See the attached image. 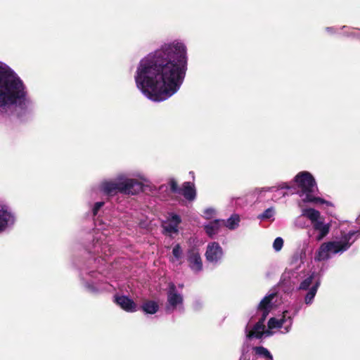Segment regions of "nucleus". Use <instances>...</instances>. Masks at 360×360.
I'll return each mask as SVG.
<instances>
[{
	"label": "nucleus",
	"mask_w": 360,
	"mask_h": 360,
	"mask_svg": "<svg viewBox=\"0 0 360 360\" xmlns=\"http://www.w3.org/2000/svg\"><path fill=\"white\" fill-rule=\"evenodd\" d=\"M188 65V49L180 39L163 44L143 58L134 74L137 89L148 99L164 101L180 89Z\"/></svg>",
	"instance_id": "nucleus-1"
},
{
	"label": "nucleus",
	"mask_w": 360,
	"mask_h": 360,
	"mask_svg": "<svg viewBox=\"0 0 360 360\" xmlns=\"http://www.w3.org/2000/svg\"><path fill=\"white\" fill-rule=\"evenodd\" d=\"M34 108V102L23 80L9 65L0 61V118L11 120Z\"/></svg>",
	"instance_id": "nucleus-2"
},
{
	"label": "nucleus",
	"mask_w": 360,
	"mask_h": 360,
	"mask_svg": "<svg viewBox=\"0 0 360 360\" xmlns=\"http://www.w3.org/2000/svg\"><path fill=\"white\" fill-rule=\"evenodd\" d=\"M278 295L276 292L267 294L259 302L257 307V314L261 316L259 321L252 329L246 327L245 332L248 338H261L272 335L274 329H281L282 333H288L292 324V316L287 310L278 318H271L268 322V329L265 330L264 321L269 313L277 305Z\"/></svg>",
	"instance_id": "nucleus-3"
},
{
	"label": "nucleus",
	"mask_w": 360,
	"mask_h": 360,
	"mask_svg": "<svg viewBox=\"0 0 360 360\" xmlns=\"http://www.w3.org/2000/svg\"><path fill=\"white\" fill-rule=\"evenodd\" d=\"M360 224V216L357 218ZM345 223L340 224V235L335 236L331 240L323 243L315 253L314 259L317 261H325L333 255H342L348 250L356 241L359 230L347 231L344 228Z\"/></svg>",
	"instance_id": "nucleus-4"
},
{
	"label": "nucleus",
	"mask_w": 360,
	"mask_h": 360,
	"mask_svg": "<svg viewBox=\"0 0 360 360\" xmlns=\"http://www.w3.org/2000/svg\"><path fill=\"white\" fill-rule=\"evenodd\" d=\"M294 181L299 188L298 194L300 200L298 206L302 207V203L311 202L315 205H323L326 207H332L333 203L323 198L315 196L317 186L315 179L311 173L307 171L299 172L294 178Z\"/></svg>",
	"instance_id": "nucleus-5"
},
{
	"label": "nucleus",
	"mask_w": 360,
	"mask_h": 360,
	"mask_svg": "<svg viewBox=\"0 0 360 360\" xmlns=\"http://www.w3.org/2000/svg\"><path fill=\"white\" fill-rule=\"evenodd\" d=\"M120 193L135 195L142 191L143 187L150 183L148 176L143 172L134 170L121 172L115 176Z\"/></svg>",
	"instance_id": "nucleus-6"
},
{
	"label": "nucleus",
	"mask_w": 360,
	"mask_h": 360,
	"mask_svg": "<svg viewBox=\"0 0 360 360\" xmlns=\"http://www.w3.org/2000/svg\"><path fill=\"white\" fill-rule=\"evenodd\" d=\"M95 226L98 231H101L99 236H96L94 239V246L96 250L95 251L103 252L107 255V251L110 250L108 248V241L106 238L108 235L110 234L115 230L120 225V221L116 218L108 219L98 217L95 219Z\"/></svg>",
	"instance_id": "nucleus-7"
},
{
	"label": "nucleus",
	"mask_w": 360,
	"mask_h": 360,
	"mask_svg": "<svg viewBox=\"0 0 360 360\" xmlns=\"http://www.w3.org/2000/svg\"><path fill=\"white\" fill-rule=\"evenodd\" d=\"M297 290H307L304 296V303L311 305L320 286V279L315 272L300 271Z\"/></svg>",
	"instance_id": "nucleus-8"
},
{
	"label": "nucleus",
	"mask_w": 360,
	"mask_h": 360,
	"mask_svg": "<svg viewBox=\"0 0 360 360\" xmlns=\"http://www.w3.org/2000/svg\"><path fill=\"white\" fill-rule=\"evenodd\" d=\"M304 214L307 215V219H309L312 224L314 230L318 231L316 236V240L317 241L321 240L329 233L330 224L329 223H325L319 211L316 210H309L306 212Z\"/></svg>",
	"instance_id": "nucleus-9"
},
{
	"label": "nucleus",
	"mask_w": 360,
	"mask_h": 360,
	"mask_svg": "<svg viewBox=\"0 0 360 360\" xmlns=\"http://www.w3.org/2000/svg\"><path fill=\"white\" fill-rule=\"evenodd\" d=\"M183 309L184 298L181 293L178 292L174 284L169 283L167 293L166 311L173 313L175 311H181Z\"/></svg>",
	"instance_id": "nucleus-10"
},
{
	"label": "nucleus",
	"mask_w": 360,
	"mask_h": 360,
	"mask_svg": "<svg viewBox=\"0 0 360 360\" xmlns=\"http://www.w3.org/2000/svg\"><path fill=\"white\" fill-rule=\"evenodd\" d=\"M300 271L296 270H286L282 274L280 285L286 292L294 290L298 286Z\"/></svg>",
	"instance_id": "nucleus-11"
},
{
	"label": "nucleus",
	"mask_w": 360,
	"mask_h": 360,
	"mask_svg": "<svg viewBox=\"0 0 360 360\" xmlns=\"http://www.w3.org/2000/svg\"><path fill=\"white\" fill-rule=\"evenodd\" d=\"M224 255L223 248L219 243L212 241L207 244L205 256L208 262L218 264L222 261Z\"/></svg>",
	"instance_id": "nucleus-12"
},
{
	"label": "nucleus",
	"mask_w": 360,
	"mask_h": 360,
	"mask_svg": "<svg viewBox=\"0 0 360 360\" xmlns=\"http://www.w3.org/2000/svg\"><path fill=\"white\" fill-rule=\"evenodd\" d=\"M15 222V216L11 209L0 204V232L11 228Z\"/></svg>",
	"instance_id": "nucleus-13"
},
{
	"label": "nucleus",
	"mask_w": 360,
	"mask_h": 360,
	"mask_svg": "<svg viewBox=\"0 0 360 360\" xmlns=\"http://www.w3.org/2000/svg\"><path fill=\"white\" fill-rule=\"evenodd\" d=\"M187 261L191 269L198 273L202 270V260L198 248H190L186 253Z\"/></svg>",
	"instance_id": "nucleus-14"
},
{
	"label": "nucleus",
	"mask_w": 360,
	"mask_h": 360,
	"mask_svg": "<svg viewBox=\"0 0 360 360\" xmlns=\"http://www.w3.org/2000/svg\"><path fill=\"white\" fill-rule=\"evenodd\" d=\"M291 188V186L286 182H281L277 186L263 188L262 191L264 192H270L272 193L271 199L276 202L282 198L288 195V191Z\"/></svg>",
	"instance_id": "nucleus-15"
},
{
	"label": "nucleus",
	"mask_w": 360,
	"mask_h": 360,
	"mask_svg": "<svg viewBox=\"0 0 360 360\" xmlns=\"http://www.w3.org/2000/svg\"><path fill=\"white\" fill-rule=\"evenodd\" d=\"M181 220L179 215L175 214H169L167 219L163 221L162 227L165 233L169 235L177 233L179 232V225Z\"/></svg>",
	"instance_id": "nucleus-16"
},
{
	"label": "nucleus",
	"mask_w": 360,
	"mask_h": 360,
	"mask_svg": "<svg viewBox=\"0 0 360 360\" xmlns=\"http://www.w3.org/2000/svg\"><path fill=\"white\" fill-rule=\"evenodd\" d=\"M98 189L103 194L109 196H112L120 193L114 178L102 180L98 185Z\"/></svg>",
	"instance_id": "nucleus-17"
},
{
	"label": "nucleus",
	"mask_w": 360,
	"mask_h": 360,
	"mask_svg": "<svg viewBox=\"0 0 360 360\" xmlns=\"http://www.w3.org/2000/svg\"><path fill=\"white\" fill-rule=\"evenodd\" d=\"M115 302L127 312H134L137 310V304L127 296L116 295L115 296Z\"/></svg>",
	"instance_id": "nucleus-18"
},
{
	"label": "nucleus",
	"mask_w": 360,
	"mask_h": 360,
	"mask_svg": "<svg viewBox=\"0 0 360 360\" xmlns=\"http://www.w3.org/2000/svg\"><path fill=\"white\" fill-rule=\"evenodd\" d=\"M223 227L221 219H215L203 224V229L206 234L211 238L217 235Z\"/></svg>",
	"instance_id": "nucleus-19"
},
{
	"label": "nucleus",
	"mask_w": 360,
	"mask_h": 360,
	"mask_svg": "<svg viewBox=\"0 0 360 360\" xmlns=\"http://www.w3.org/2000/svg\"><path fill=\"white\" fill-rule=\"evenodd\" d=\"M301 208V214L295 218L294 220V225L297 228H307L309 226V223L306 219H307V215L304 213L309 210H316L314 208L311 207H303V205L302 204Z\"/></svg>",
	"instance_id": "nucleus-20"
},
{
	"label": "nucleus",
	"mask_w": 360,
	"mask_h": 360,
	"mask_svg": "<svg viewBox=\"0 0 360 360\" xmlns=\"http://www.w3.org/2000/svg\"><path fill=\"white\" fill-rule=\"evenodd\" d=\"M222 221L223 226L233 231L238 228L240 222V217L237 214H233L226 220H222Z\"/></svg>",
	"instance_id": "nucleus-21"
},
{
	"label": "nucleus",
	"mask_w": 360,
	"mask_h": 360,
	"mask_svg": "<svg viewBox=\"0 0 360 360\" xmlns=\"http://www.w3.org/2000/svg\"><path fill=\"white\" fill-rule=\"evenodd\" d=\"M181 193L188 200H193L196 195L194 186L190 182L184 184Z\"/></svg>",
	"instance_id": "nucleus-22"
},
{
	"label": "nucleus",
	"mask_w": 360,
	"mask_h": 360,
	"mask_svg": "<svg viewBox=\"0 0 360 360\" xmlns=\"http://www.w3.org/2000/svg\"><path fill=\"white\" fill-rule=\"evenodd\" d=\"M141 309L145 314H154L158 311L159 305L155 301L147 300L143 303Z\"/></svg>",
	"instance_id": "nucleus-23"
},
{
	"label": "nucleus",
	"mask_w": 360,
	"mask_h": 360,
	"mask_svg": "<svg viewBox=\"0 0 360 360\" xmlns=\"http://www.w3.org/2000/svg\"><path fill=\"white\" fill-rule=\"evenodd\" d=\"M183 250L179 244H176L174 246L172 249V257L171 258V262L173 263L179 262L182 258Z\"/></svg>",
	"instance_id": "nucleus-24"
},
{
	"label": "nucleus",
	"mask_w": 360,
	"mask_h": 360,
	"mask_svg": "<svg viewBox=\"0 0 360 360\" xmlns=\"http://www.w3.org/2000/svg\"><path fill=\"white\" fill-rule=\"evenodd\" d=\"M98 283L94 281H86L84 284V286L86 290L91 293H96L103 290H107L105 287H98L96 286Z\"/></svg>",
	"instance_id": "nucleus-25"
},
{
	"label": "nucleus",
	"mask_w": 360,
	"mask_h": 360,
	"mask_svg": "<svg viewBox=\"0 0 360 360\" xmlns=\"http://www.w3.org/2000/svg\"><path fill=\"white\" fill-rule=\"evenodd\" d=\"M275 215V210L274 207H269L264 210L262 214L258 216L261 220H274Z\"/></svg>",
	"instance_id": "nucleus-26"
},
{
	"label": "nucleus",
	"mask_w": 360,
	"mask_h": 360,
	"mask_svg": "<svg viewBox=\"0 0 360 360\" xmlns=\"http://www.w3.org/2000/svg\"><path fill=\"white\" fill-rule=\"evenodd\" d=\"M105 202L99 201L94 203L89 204V210L91 213V215L95 217L101 209L104 206Z\"/></svg>",
	"instance_id": "nucleus-27"
},
{
	"label": "nucleus",
	"mask_w": 360,
	"mask_h": 360,
	"mask_svg": "<svg viewBox=\"0 0 360 360\" xmlns=\"http://www.w3.org/2000/svg\"><path fill=\"white\" fill-rule=\"evenodd\" d=\"M253 349L255 352V354H257L258 356H263L270 360H272V356L266 348L263 347H255L253 348Z\"/></svg>",
	"instance_id": "nucleus-28"
},
{
	"label": "nucleus",
	"mask_w": 360,
	"mask_h": 360,
	"mask_svg": "<svg viewBox=\"0 0 360 360\" xmlns=\"http://www.w3.org/2000/svg\"><path fill=\"white\" fill-rule=\"evenodd\" d=\"M283 240L281 237L276 238L273 243V248L276 252H279L283 246Z\"/></svg>",
	"instance_id": "nucleus-29"
},
{
	"label": "nucleus",
	"mask_w": 360,
	"mask_h": 360,
	"mask_svg": "<svg viewBox=\"0 0 360 360\" xmlns=\"http://www.w3.org/2000/svg\"><path fill=\"white\" fill-rule=\"evenodd\" d=\"M216 210L212 207L207 208L203 212V217L206 219H210L216 215Z\"/></svg>",
	"instance_id": "nucleus-30"
},
{
	"label": "nucleus",
	"mask_w": 360,
	"mask_h": 360,
	"mask_svg": "<svg viewBox=\"0 0 360 360\" xmlns=\"http://www.w3.org/2000/svg\"><path fill=\"white\" fill-rule=\"evenodd\" d=\"M326 30L329 34H334L335 32V29L333 27H328L326 28Z\"/></svg>",
	"instance_id": "nucleus-31"
},
{
	"label": "nucleus",
	"mask_w": 360,
	"mask_h": 360,
	"mask_svg": "<svg viewBox=\"0 0 360 360\" xmlns=\"http://www.w3.org/2000/svg\"><path fill=\"white\" fill-rule=\"evenodd\" d=\"M171 187H172V191H176V184L174 182H173L172 184Z\"/></svg>",
	"instance_id": "nucleus-32"
},
{
	"label": "nucleus",
	"mask_w": 360,
	"mask_h": 360,
	"mask_svg": "<svg viewBox=\"0 0 360 360\" xmlns=\"http://www.w3.org/2000/svg\"><path fill=\"white\" fill-rule=\"evenodd\" d=\"M240 360H243V357H241V358L240 359Z\"/></svg>",
	"instance_id": "nucleus-33"
}]
</instances>
